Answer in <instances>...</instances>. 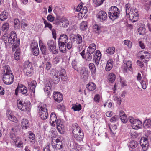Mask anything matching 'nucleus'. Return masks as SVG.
<instances>
[{
  "label": "nucleus",
  "instance_id": "obj_29",
  "mask_svg": "<svg viewBox=\"0 0 151 151\" xmlns=\"http://www.w3.org/2000/svg\"><path fill=\"white\" fill-rule=\"evenodd\" d=\"M18 85L21 93L25 94L27 93V88L24 85L21 84H18Z\"/></svg>",
  "mask_w": 151,
  "mask_h": 151
},
{
  "label": "nucleus",
  "instance_id": "obj_51",
  "mask_svg": "<svg viewBox=\"0 0 151 151\" xmlns=\"http://www.w3.org/2000/svg\"><path fill=\"white\" fill-rule=\"evenodd\" d=\"M109 128L110 130V133L112 134H114V131L116 129V125L113 124V125H111V126H109Z\"/></svg>",
  "mask_w": 151,
  "mask_h": 151
},
{
  "label": "nucleus",
  "instance_id": "obj_19",
  "mask_svg": "<svg viewBox=\"0 0 151 151\" xmlns=\"http://www.w3.org/2000/svg\"><path fill=\"white\" fill-rule=\"evenodd\" d=\"M57 120L56 116L55 113H51L50 119V123L51 125L53 126H55Z\"/></svg>",
  "mask_w": 151,
  "mask_h": 151
},
{
  "label": "nucleus",
  "instance_id": "obj_52",
  "mask_svg": "<svg viewBox=\"0 0 151 151\" xmlns=\"http://www.w3.org/2000/svg\"><path fill=\"white\" fill-rule=\"evenodd\" d=\"M124 44L128 46L129 48H131L132 46V42L128 40H126L124 41Z\"/></svg>",
  "mask_w": 151,
  "mask_h": 151
},
{
  "label": "nucleus",
  "instance_id": "obj_32",
  "mask_svg": "<svg viewBox=\"0 0 151 151\" xmlns=\"http://www.w3.org/2000/svg\"><path fill=\"white\" fill-rule=\"evenodd\" d=\"M73 137L78 141H81L83 140L84 136L83 133L82 131L81 133H76L73 134Z\"/></svg>",
  "mask_w": 151,
  "mask_h": 151
},
{
  "label": "nucleus",
  "instance_id": "obj_34",
  "mask_svg": "<svg viewBox=\"0 0 151 151\" xmlns=\"http://www.w3.org/2000/svg\"><path fill=\"white\" fill-rule=\"evenodd\" d=\"M29 122L27 119H24L21 123V126L23 129H26L29 127Z\"/></svg>",
  "mask_w": 151,
  "mask_h": 151
},
{
  "label": "nucleus",
  "instance_id": "obj_8",
  "mask_svg": "<svg viewBox=\"0 0 151 151\" xmlns=\"http://www.w3.org/2000/svg\"><path fill=\"white\" fill-rule=\"evenodd\" d=\"M14 77L12 74L7 75H3V80L4 83L7 85H10L14 81Z\"/></svg>",
  "mask_w": 151,
  "mask_h": 151
},
{
  "label": "nucleus",
  "instance_id": "obj_61",
  "mask_svg": "<svg viewBox=\"0 0 151 151\" xmlns=\"http://www.w3.org/2000/svg\"><path fill=\"white\" fill-rule=\"evenodd\" d=\"M24 103H23L20 100H17V104L18 108L19 109H20V107H19L20 106L21 107H22L23 106V104H24Z\"/></svg>",
  "mask_w": 151,
  "mask_h": 151
},
{
  "label": "nucleus",
  "instance_id": "obj_12",
  "mask_svg": "<svg viewBox=\"0 0 151 151\" xmlns=\"http://www.w3.org/2000/svg\"><path fill=\"white\" fill-rule=\"evenodd\" d=\"M140 144L143 151H146L148 149L149 144L148 140L147 138H142L140 141Z\"/></svg>",
  "mask_w": 151,
  "mask_h": 151
},
{
  "label": "nucleus",
  "instance_id": "obj_31",
  "mask_svg": "<svg viewBox=\"0 0 151 151\" xmlns=\"http://www.w3.org/2000/svg\"><path fill=\"white\" fill-rule=\"evenodd\" d=\"M8 13L6 11H3L0 14V20L1 21H4L7 19L8 16Z\"/></svg>",
  "mask_w": 151,
  "mask_h": 151
},
{
  "label": "nucleus",
  "instance_id": "obj_10",
  "mask_svg": "<svg viewBox=\"0 0 151 151\" xmlns=\"http://www.w3.org/2000/svg\"><path fill=\"white\" fill-rule=\"evenodd\" d=\"M57 129L58 131L61 134L64 133L65 126L62 121L59 119H58L56 122Z\"/></svg>",
  "mask_w": 151,
  "mask_h": 151
},
{
  "label": "nucleus",
  "instance_id": "obj_9",
  "mask_svg": "<svg viewBox=\"0 0 151 151\" xmlns=\"http://www.w3.org/2000/svg\"><path fill=\"white\" fill-rule=\"evenodd\" d=\"M56 22L57 25L63 27H67L69 24L68 19L65 17L58 18L56 20Z\"/></svg>",
  "mask_w": 151,
  "mask_h": 151
},
{
  "label": "nucleus",
  "instance_id": "obj_38",
  "mask_svg": "<svg viewBox=\"0 0 151 151\" xmlns=\"http://www.w3.org/2000/svg\"><path fill=\"white\" fill-rule=\"evenodd\" d=\"M51 144L53 148H56L57 149L60 150L62 147V142H59L58 143H54V142L52 141Z\"/></svg>",
  "mask_w": 151,
  "mask_h": 151
},
{
  "label": "nucleus",
  "instance_id": "obj_53",
  "mask_svg": "<svg viewBox=\"0 0 151 151\" xmlns=\"http://www.w3.org/2000/svg\"><path fill=\"white\" fill-rule=\"evenodd\" d=\"M101 26L95 24V33L99 34L101 32Z\"/></svg>",
  "mask_w": 151,
  "mask_h": 151
},
{
  "label": "nucleus",
  "instance_id": "obj_46",
  "mask_svg": "<svg viewBox=\"0 0 151 151\" xmlns=\"http://www.w3.org/2000/svg\"><path fill=\"white\" fill-rule=\"evenodd\" d=\"M115 48L114 47H108L106 50V52L109 55H112L115 52Z\"/></svg>",
  "mask_w": 151,
  "mask_h": 151
},
{
  "label": "nucleus",
  "instance_id": "obj_3",
  "mask_svg": "<svg viewBox=\"0 0 151 151\" xmlns=\"http://www.w3.org/2000/svg\"><path fill=\"white\" fill-rule=\"evenodd\" d=\"M109 11L108 16L111 19L114 21L119 17L120 12L116 6H112L110 8Z\"/></svg>",
  "mask_w": 151,
  "mask_h": 151
},
{
  "label": "nucleus",
  "instance_id": "obj_62",
  "mask_svg": "<svg viewBox=\"0 0 151 151\" xmlns=\"http://www.w3.org/2000/svg\"><path fill=\"white\" fill-rule=\"evenodd\" d=\"M118 116L116 115H115L110 119V121L111 122H114L118 120Z\"/></svg>",
  "mask_w": 151,
  "mask_h": 151
},
{
  "label": "nucleus",
  "instance_id": "obj_17",
  "mask_svg": "<svg viewBox=\"0 0 151 151\" xmlns=\"http://www.w3.org/2000/svg\"><path fill=\"white\" fill-rule=\"evenodd\" d=\"M53 96L54 100L57 102H60L63 100V95L60 92H54Z\"/></svg>",
  "mask_w": 151,
  "mask_h": 151
},
{
  "label": "nucleus",
  "instance_id": "obj_16",
  "mask_svg": "<svg viewBox=\"0 0 151 151\" xmlns=\"http://www.w3.org/2000/svg\"><path fill=\"white\" fill-rule=\"evenodd\" d=\"M80 54L82 58L87 61H90L92 59L91 54L87 52L85 53L84 50H83Z\"/></svg>",
  "mask_w": 151,
  "mask_h": 151
},
{
  "label": "nucleus",
  "instance_id": "obj_2",
  "mask_svg": "<svg viewBox=\"0 0 151 151\" xmlns=\"http://www.w3.org/2000/svg\"><path fill=\"white\" fill-rule=\"evenodd\" d=\"M126 12L127 16L132 22H134L138 20L139 14L137 9L134 7H131L129 4H126Z\"/></svg>",
  "mask_w": 151,
  "mask_h": 151
},
{
  "label": "nucleus",
  "instance_id": "obj_47",
  "mask_svg": "<svg viewBox=\"0 0 151 151\" xmlns=\"http://www.w3.org/2000/svg\"><path fill=\"white\" fill-rule=\"evenodd\" d=\"M74 111H79L81 109V106L80 104H79L78 105L74 104L73 105L71 108Z\"/></svg>",
  "mask_w": 151,
  "mask_h": 151
},
{
  "label": "nucleus",
  "instance_id": "obj_43",
  "mask_svg": "<svg viewBox=\"0 0 151 151\" xmlns=\"http://www.w3.org/2000/svg\"><path fill=\"white\" fill-rule=\"evenodd\" d=\"M9 24L7 22H5L2 24L1 27V30L3 31L7 32L9 29Z\"/></svg>",
  "mask_w": 151,
  "mask_h": 151
},
{
  "label": "nucleus",
  "instance_id": "obj_21",
  "mask_svg": "<svg viewBox=\"0 0 151 151\" xmlns=\"http://www.w3.org/2000/svg\"><path fill=\"white\" fill-rule=\"evenodd\" d=\"M39 45L42 53L44 55H46L47 52L46 47L41 40H39Z\"/></svg>",
  "mask_w": 151,
  "mask_h": 151
},
{
  "label": "nucleus",
  "instance_id": "obj_44",
  "mask_svg": "<svg viewBox=\"0 0 151 151\" xmlns=\"http://www.w3.org/2000/svg\"><path fill=\"white\" fill-rule=\"evenodd\" d=\"M87 52L91 54H92L94 52V43L90 44L89 46Z\"/></svg>",
  "mask_w": 151,
  "mask_h": 151
},
{
  "label": "nucleus",
  "instance_id": "obj_1",
  "mask_svg": "<svg viewBox=\"0 0 151 151\" xmlns=\"http://www.w3.org/2000/svg\"><path fill=\"white\" fill-rule=\"evenodd\" d=\"M1 39L6 46H8L12 48L13 51H14L17 49L20 42L19 40L17 39V35L14 31L11 32L9 36L7 34H4L1 37Z\"/></svg>",
  "mask_w": 151,
  "mask_h": 151
},
{
  "label": "nucleus",
  "instance_id": "obj_50",
  "mask_svg": "<svg viewBox=\"0 0 151 151\" xmlns=\"http://www.w3.org/2000/svg\"><path fill=\"white\" fill-rule=\"evenodd\" d=\"M89 69L91 72L92 75L94 76V65L93 63H91L89 65Z\"/></svg>",
  "mask_w": 151,
  "mask_h": 151
},
{
  "label": "nucleus",
  "instance_id": "obj_54",
  "mask_svg": "<svg viewBox=\"0 0 151 151\" xmlns=\"http://www.w3.org/2000/svg\"><path fill=\"white\" fill-rule=\"evenodd\" d=\"M21 27L22 30H26L28 29V26L27 24L25 22H23L21 24Z\"/></svg>",
  "mask_w": 151,
  "mask_h": 151
},
{
  "label": "nucleus",
  "instance_id": "obj_7",
  "mask_svg": "<svg viewBox=\"0 0 151 151\" xmlns=\"http://www.w3.org/2000/svg\"><path fill=\"white\" fill-rule=\"evenodd\" d=\"M51 76L53 77V82L55 84L58 83L60 80L59 71L54 69L51 70L50 73Z\"/></svg>",
  "mask_w": 151,
  "mask_h": 151
},
{
  "label": "nucleus",
  "instance_id": "obj_23",
  "mask_svg": "<svg viewBox=\"0 0 151 151\" xmlns=\"http://www.w3.org/2000/svg\"><path fill=\"white\" fill-rule=\"evenodd\" d=\"M101 54L99 50H97L95 53V63L98 65L101 57Z\"/></svg>",
  "mask_w": 151,
  "mask_h": 151
},
{
  "label": "nucleus",
  "instance_id": "obj_15",
  "mask_svg": "<svg viewBox=\"0 0 151 151\" xmlns=\"http://www.w3.org/2000/svg\"><path fill=\"white\" fill-rule=\"evenodd\" d=\"M72 130L73 134L76 133H81L82 131L78 124L75 123L73 124L72 127Z\"/></svg>",
  "mask_w": 151,
  "mask_h": 151
},
{
  "label": "nucleus",
  "instance_id": "obj_14",
  "mask_svg": "<svg viewBox=\"0 0 151 151\" xmlns=\"http://www.w3.org/2000/svg\"><path fill=\"white\" fill-rule=\"evenodd\" d=\"M102 96L101 94L95 95V105L100 107L102 106Z\"/></svg>",
  "mask_w": 151,
  "mask_h": 151
},
{
  "label": "nucleus",
  "instance_id": "obj_28",
  "mask_svg": "<svg viewBox=\"0 0 151 151\" xmlns=\"http://www.w3.org/2000/svg\"><path fill=\"white\" fill-rule=\"evenodd\" d=\"M2 72L3 75L9 74H12V71L10 70L9 66L8 65L4 66L2 68Z\"/></svg>",
  "mask_w": 151,
  "mask_h": 151
},
{
  "label": "nucleus",
  "instance_id": "obj_18",
  "mask_svg": "<svg viewBox=\"0 0 151 151\" xmlns=\"http://www.w3.org/2000/svg\"><path fill=\"white\" fill-rule=\"evenodd\" d=\"M142 127V122L138 119H135L133 124H132V127L134 129H138L141 128Z\"/></svg>",
  "mask_w": 151,
  "mask_h": 151
},
{
  "label": "nucleus",
  "instance_id": "obj_27",
  "mask_svg": "<svg viewBox=\"0 0 151 151\" xmlns=\"http://www.w3.org/2000/svg\"><path fill=\"white\" fill-rule=\"evenodd\" d=\"M14 139V142L15 146L18 148H21L23 147L24 143L22 140L19 137H17V140Z\"/></svg>",
  "mask_w": 151,
  "mask_h": 151
},
{
  "label": "nucleus",
  "instance_id": "obj_49",
  "mask_svg": "<svg viewBox=\"0 0 151 151\" xmlns=\"http://www.w3.org/2000/svg\"><path fill=\"white\" fill-rule=\"evenodd\" d=\"M44 23L45 24V28H48L50 30H52L53 26L50 23L48 22L46 20L44 21Z\"/></svg>",
  "mask_w": 151,
  "mask_h": 151
},
{
  "label": "nucleus",
  "instance_id": "obj_6",
  "mask_svg": "<svg viewBox=\"0 0 151 151\" xmlns=\"http://www.w3.org/2000/svg\"><path fill=\"white\" fill-rule=\"evenodd\" d=\"M47 45L49 51L52 54H56L58 53V49L56 48V43L53 40H49Z\"/></svg>",
  "mask_w": 151,
  "mask_h": 151
},
{
  "label": "nucleus",
  "instance_id": "obj_59",
  "mask_svg": "<svg viewBox=\"0 0 151 151\" xmlns=\"http://www.w3.org/2000/svg\"><path fill=\"white\" fill-rule=\"evenodd\" d=\"M46 69L47 70H49L52 66V64L50 62H47L45 64Z\"/></svg>",
  "mask_w": 151,
  "mask_h": 151
},
{
  "label": "nucleus",
  "instance_id": "obj_41",
  "mask_svg": "<svg viewBox=\"0 0 151 151\" xmlns=\"http://www.w3.org/2000/svg\"><path fill=\"white\" fill-rule=\"evenodd\" d=\"M58 44L60 51L63 53L65 52L66 50V46L65 43H58Z\"/></svg>",
  "mask_w": 151,
  "mask_h": 151
},
{
  "label": "nucleus",
  "instance_id": "obj_13",
  "mask_svg": "<svg viewBox=\"0 0 151 151\" xmlns=\"http://www.w3.org/2000/svg\"><path fill=\"white\" fill-rule=\"evenodd\" d=\"M96 17L99 21L103 22L106 19L107 14L104 11H101L99 12L96 15Z\"/></svg>",
  "mask_w": 151,
  "mask_h": 151
},
{
  "label": "nucleus",
  "instance_id": "obj_30",
  "mask_svg": "<svg viewBox=\"0 0 151 151\" xmlns=\"http://www.w3.org/2000/svg\"><path fill=\"white\" fill-rule=\"evenodd\" d=\"M146 55H141L140 56V58L141 60H143V62L147 64L150 58V55L149 53H147Z\"/></svg>",
  "mask_w": 151,
  "mask_h": 151
},
{
  "label": "nucleus",
  "instance_id": "obj_25",
  "mask_svg": "<svg viewBox=\"0 0 151 151\" xmlns=\"http://www.w3.org/2000/svg\"><path fill=\"white\" fill-rule=\"evenodd\" d=\"M28 88L32 92L34 93L35 89L37 85V83L35 81L33 80L30 83H28Z\"/></svg>",
  "mask_w": 151,
  "mask_h": 151
},
{
  "label": "nucleus",
  "instance_id": "obj_63",
  "mask_svg": "<svg viewBox=\"0 0 151 151\" xmlns=\"http://www.w3.org/2000/svg\"><path fill=\"white\" fill-rule=\"evenodd\" d=\"M138 43L140 47L142 49H144L145 48V44L142 41H139Z\"/></svg>",
  "mask_w": 151,
  "mask_h": 151
},
{
  "label": "nucleus",
  "instance_id": "obj_4",
  "mask_svg": "<svg viewBox=\"0 0 151 151\" xmlns=\"http://www.w3.org/2000/svg\"><path fill=\"white\" fill-rule=\"evenodd\" d=\"M38 106L39 108V114L40 118L42 120H45L47 117V108L46 104H40Z\"/></svg>",
  "mask_w": 151,
  "mask_h": 151
},
{
  "label": "nucleus",
  "instance_id": "obj_57",
  "mask_svg": "<svg viewBox=\"0 0 151 151\" xmlns=\"http://www.w3.org/2000/svg\"><path fill=\"white\" fill-rule=\"evenodd\" d=\"M142 61V60H137L136 62L137 64L141 68H142L143 67L144 65V63Z\"/></svg>",
  "mask_w": 151,
  "mask_h": 151
},
{
  "label": "nucleus",
  "instance_id": "obj_5",
  "mask_svg": "<svg viewBox=\"0 0 151 151\" xmlns=\"http://www.w3.org/2000/svg\"><path fill=\"white\" fill-rule=\"evenodd\" d=\"M33 67L31 63L29 62H25L23 66V70L26 76H30L33 73Z\"/></svg>",
  "mask_w": 151,
  "mask_h": 151
},
{
  "label": "nucleus",
  "instance_id": "obj_60",
  "mask_svg": "<svg viewBox=\"0 0 151 151\" xmlns=\"http://www.w3.org/2000/svg\"><path fill=\"white\" fill-rule=\"evenodd\" d=\"M120 118L122 122L124 123H126L127 122V119L126 115L123 116H121Z\"/></svg>",
  "mask_w": 151,
  "mask_h": 151
},
{
  "label": "nucleus",
  "instance_id": "obj_55",
  "mask_svg": "<svg viewBox=\"0 0 151 151\" xmlns=\"http://www.w3.org/2000/svg\"><path fill=\"white\" fill-rule=\"evenodd\" d=\"M60 57L57 56L54 58L52 60V63L53 64H56L58 63L60 61Z\"/></svg>",
  "mask_w": 151,
  "mask_h": 151
},
{
  "label": "nucleus",
  "instance_id": "obj_42",
  "mask_svg": "<svg viewBox=\"0 0 151 151\" xmlns=\"http://www.w3.org/2000/svg\"><path fill=\"white\" fill-rule=\"evenodd\" d=\"M87 27V23L86 22L83 21L81 23L80 25V29L81 31H83L86 29Z\"/></svg>",
  "mask_w": 151,
  "mask_h": 151
},
{
  "label": "nucleus",
  "instance_id": "obj_24",
  "mask_svg": "<svg viewBox=\"0 0 151 151\" xmlns=\"http://www.w3.org/2000/svg\"><path fill=\"white\" fill-rule=\"evenodd\" d=\"M80 74L81 78L85 80L88 77V72L85 68H83L81 70Z\"/></svg>",
  "mask_w": 151,
  "mask_h": 151
},
{
  "label": "nucleus",
  "instance_id": "obj_45",
  "mask_svg": "<svg viewBox=\"0 0 151 151\" xmlns=\"http://www.w3.org/2000/svg\"><path fill=\"white\" fill-rule=\"evenodd\" d=\"M116 75L113 73H111L108 75V78L109 81L111 83L113 82L116 79Z\"/></svg>",
  "mask_w": 151,
  "mask_h": 151
},
{
  "label": "nucleus",
  "instance_id": "obj_35",
  "mask_svg": "<svg viewBox=\"0 0 151 151\" xmlns=\"http://www.w3.org/2000/svg\"><path fill=\"white\" fill-rule=\"evenodd\" d=\"M6 114L7 117L9 120L14 122H16L17 120V119L14 116L11 114V112L10 110H7Z\"/></svg>",
  "mask_w": 151,
  "mask_h": 151
},
{
  "label": "nucleus",
  "instance_id": "obj_36",
  "mask_svg": "<svg viewBox=\"0 0 151 151\" xmlns=\"http://www.w3.org/2000/svg\"><path fill=\"white\" fill-rule=\"evenodd\" d=\"M128 144L129 148L134 149L137 147L138 143L135 141L132 140L130 141Z\"/></svg>",
  "mask_w": 151,
  "mask_h": 151
},
{
  "label": "nucleus",
  "instance_id": "obj_56",
  "mask_svg": "<svg viewBox=\"0 0 151 151\" xmlns=\"http://www.w3.org/2000/svg\"><path fill=\"white\" fill-rule=\"evenodd\" d=\"M138 30V32L139 34L143 35L145 33V29L143 27H140L139 28Z\"/></svg>",
  "mask_w": 151,
  "mask_h": 151
},
{
  "label": "nucleus",
  "instance_id": "obj_39",
  "mask_svg": "<svg viewBox=\"0 0 151 151\" xmlns=\"http://www.w3.org/2000/svg\"><path fill=\"white\" fill-rule=\"evenodd\" d=\"M29 135V138L30 139V142L32 144H34L35 141V134L31 131L28 132Z\"/></svg>",
  "mask_w": 151,
  "mask_h": 151
},
{
  "label": "nucleus",
  "instance_id": "obj_37",
  "mask_svg": "<svg viewBox=\"0 0 151 151\" xmlns=\"http://www.w3.org/2000/svg\"><path fill=\"white\" fill-rule=\"evenodd\" d=\"M19 107H20V109L22 111L29 112L30 110V105L29 104L25 103L23 104L22 107L20 106Z\"/></svg>",
  "mask_w": 151,
  "mask_h": 151
},
{
  "label": "nucleus",
  "instance_id": "obj_20",
  "mask_svg": "<svg viewBox=\"0 0 151 151\" xmlns=\"http://www.w3.org/2000/svg\"><path fill=\"white\" fill-rule=\"evenodd\" d=\"M68 41V37L65 34H63L59 37L58 43H66Z\"/></svg>",
  "mask_w": 151,
  "mask_h": 151
},
{
  "label": "nucleus",
  "instance_id": "obj_33",
  "mask_svg": "<svg viewBox=\"0 0 151 151\" xmlns=\"http://www.w3.org/2000/svg\"><path fill=\"white\" fill-rule=\"evenodd\" d=\"M113 60L111 59H109L107 61L105 67V70L107 71H110L113 67Z\"/></svg>",
  "mask_w": 151,
  "mask_h": 151
},
{
  "label": "nucleus",
  "instance_id": "obj_26",
  "mask_svg": "<svg viewBox=\"0 0 151 151\" xmlns=\"http://www.w3.org/2000/svg\"><path fill=\"white\" fill-rule=\"evenodd\" d=\"M126 66H125L123 69V71L124 72H127L128 70L130 71L133 70L132 66V63L130 61H128L126 64Z\"/></svg>",
  "mask_w": 151,
  "mask_h": 151
},
{
  "label": "nucleus",
  "instance_id": "obj_48",
  "mask_svg": "<svg viewBox=\"0 0 151 151\" xmlns=\"http://www.w3.org/2000/svg\"><path fill=\"white\" fill-rule=\"evenodd\" d=\"M87 88L90 91H93L94 90V84L93 82H90L87 85Z\"/></svg>",
  "mask_w": 151,
  "mask_h": 151
},
{
  "label": "nucleus",
  "instance_id": "obj_64",
  "mask_svg": "<svg viewBox=\"0 0 151 151\" xmlns=\"http://www.w3.org/2000/svg\"><path fill=\"white\" fill-rule=\"evenodd\" d=\"M87 12V8L86 6H84L81 10L80 13H81L82 14H83L85 15V14Z\"/></svg>",
  "mask_w": 151,
  "mask_h": 151
},
{
  "label": "nucleus",
  "instance_id": "obj_40",
  "mask_svg": "<svg viewBox=\"0 0 151 151\" xmlns=\"http://www.w3.org/2000/svg\"><path fill=\"white\" fill-rule=\"evenodd\" d=\"M74 40L76 42L77 44H81L83 41L82 38L81 36L79 34H77L74 38Z\"/></svg>",
  "mask_w": 151,
  "mask_h": 151
},
{
  "label": "nucleus",
  "instance_id": "obj_58",
  "mask_svg": "<svg viewBox=\"0 0 151 151\" xmlns=\"http://www.w3.org/2000/svg\"><path fill=\"white\" fill-rule=\"evenodd\" d=\"M20 53L19 52L16 51L14 55V58L16 60H19L20 59Z\"/></svg>",
  "mask_w": 151,
  "mask_h": 151
},
{
  "label": "nucleus",
  "instance_id": "obj_11",
  "mask_svg": "<svg viewBox=\"0 0 151 151\" xmlns=\"http://www.w3.org/2000/svg\"><path fill=\"white\" fill-rule=\"evenodd\" d=\"M30 46L33 54L36 56L38 55L39 53V51L37 42L34 41H32L31 43Z\"/></svg>",
  "mask_w": 151,
  "mask_h": 151
},
{
  "label": "nucleus",
  "instance_id": "obj_22",
  "mask_svg": "<svg viewBox=\"0 0 151 151\" xmlns=\"http://www.w3.org/2000/svg\"><path fill=\"white\" fill-rule=\"evenodd\" d=\"M45 87L44 88V91L45 92L48 94L51 91V84L50 82L49 81H46L45 83Z\"/></svg>",
  "mask_w": 151,
  "mask_h": 151
}]
</instances>
